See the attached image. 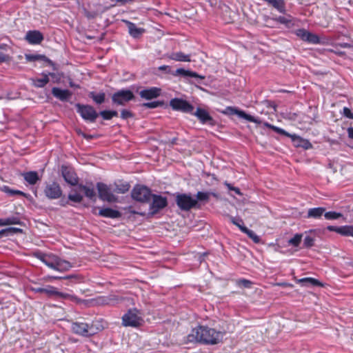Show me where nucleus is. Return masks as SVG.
Listing matches in <instances>:
<instances>
[{
    "mask_svg": "<svg viewBox=\"0 0 353 353\" xmlns=\"http://www.w3.org/2000/svg\"><path fill=\"white\" fill-rule=\"evenodd\" d=\"M169 58L176 61H190V55L185 54L181 52H173L169 56Z\"/></svg>",
    "mask_w": 353,
    "mask_h": 353,
    "instance_id": "32",
    "label": "nucleus"
},
{
    "mask_svg": "<svg viewBox=\"0 0 353 353\" xmlns=\"http://www.w3.org/2000/svg\"><path fill=\"white\" fill-rule=\"evenodd\" d=\"M44 194L50 199H57L61 197L63 192L59 183L52 182L46 185Z\"/></svg>",
    "mask_w": 353,
    "mask_h": 353,
    "instance_id": "12",
    "label": "nucleus"
},
{
    "mask_svg": "<svg viewBox=\"0 0 353 353\" xmlns=\"http://www.w3.org/2000/svg\"><path fill=\"white\" fill-rule=\"evenodd\" d=\"M3 225H21V221L19 218L17 216H12L8 217L7 219H3Z\"/></svg>",
    "mask_w": 353,
    "mask_h": 353,
    "instance_id": "41",
    "label": "nucleus"
},
{
    "mask_svg": "<svg viewBox=\"0 0 353 353\" xmlns=\"http://www.w3.org/2000/svg\"><path fill=\"white\" fill-rule=\"evenodd\" d=\"M263 125L268 128H270L272 130H273L274 132L280 134H282V135H285L286 137H290L292 136V134H290V133L287 132L286 131H285L283 129H281L279 127H276V126H274L272 124H270L267 122H265L263 123Z\"/></svg>",
    "mask_w": 353,
    "mask_h": 353,
    "instance_id": "40",
    "label": "nucleus"
},
{
    "mask_svg": "<svg viewBox=\"0 0 353 353\" xmlns=\"http://www.w3.org/2000/svg\"><path fill=\"white\" fill-rule=\"evenodd\" d=\"M170 105L171 108L176 111H180L183 113H192L194 111V106L187 101L174 98L170 100Z\"/></svg>",
    "mask_w": 353,
    "mask_h": 353,
    "instance_id": "10",
    "label": "nucleus"
},
{
    "mask_svg": "<svg viewBox=\"0 0 353 353\" xmlns=\"http://www.w3.org/2000/svg\"><path fill=\"white\" fill-rule=\"evenodd\" d=\"M225 332H219L207 326H198L193 328L187 336L188 342H198L206 345H215L220 343Z\"/></svg>",
    "mask_w": 353,
    "mask_h": 353,
    "instance_id": "1",
    "label": "nucleus"
},
{
    "mask_svg": "<svg viewBox=\"0 0 353 353\" xmlns=\"http://www.w3.org/2000/svg\"><path fill=\"white\" fill-rule=\"evenodd\" d=\"M72 332L82 336H91L103 329V326L99 322H92L87 323L84 322L76 321L71 325Z\"/></svg>",
    "mask_w": 353,
    "mask_h": 353,
    "instance_id": "3",
    "label": "nucleus"
},
{
    "mask_svg": "<svg viewBox=\"0 0 353 353\" xmlns=\"http://www.w3.org/2000/svg\"><path fill=\"white\" fill-rule=\"evenodd\" d=\"M110 115H111L112 119L114 117H117L118 116V112L116 110H110Z\"/></svg>",
    "mask_w": 353,
    "mask_h": 353,
    "instance_id": "62",
    "label": "nucleus"
},
{
    "mask_svg": "<svg viewBox=\"0 0 353 353\" xmlns=\"http://www.w3.org/2000/svg\"><path fill=\"white\" fill-rule=\"evenodd\" d=\"M52 94L56 99L61 101H68L72 96V92L69 90H62L57 87L52 88Z\"/></svg>",
    "mask_w": 353,
    "mask_h": 353,
    "instance_id": "16",
    "label": "nucleus"
},
{
    "mask_svg": "<svg viewBox=\"0 0 353 353\" xmlns=\"http://www.w3.org/2000/svg\"><path fill=\"white\" fill-rule=\"evenodd\" d=\"M24 179L30 185H34L39 180L38 173L31 171L23 174Z\"/></svg>",
    "mask_w": 353,
    "mask_h": 353,
    "instance_id": "31",
    "label": "nucleus"
},
{
    "mask_svg": "<svg viewBox=\"0 0 353 353\" xmlns=\"http://www.w3.org/2000/svg\"><path fill=\"white\" fill-rule=\"evenodd\" d=\"M324 216L327 220H336L341 217H343V214L340 212L330 211L324 212Z\"/></svg>",
    "mask_w": 353,
    "mask_h": 353,
    "instance_id": "44",
    "label": "nucleus"
},
{
    "mask_svg": "<svg viewBox=\"0 0 353 353\" xmlns=\"http://www.w3.org/2000/svg\"><path fill=\"white\" fill-rule=\"evenodd\" d=\"M98 114H99V115H101L104 120L112 119L110 110H103V111H101Z\"/></svg>",
    "mask_w": 353,
    "mask_h": 353,
    "instance_id": "54",
    "label": "nucleus"
},
{
    "mask_svg": "<svg viewBox=\"0 0 353 353\" xmlns=\"http://www.w3.org/2000/svg\"><path fill=\"white\" fill-rule=\"evenodd\" d=\"M33 256L41 261L48 268L59 272H65L72 268L70 262L61 259L52 253H43L41 251L33 252Z\"/></svg>",
    "mask_w": 353,
    "mask_h": 353,
    "instance_id": "2",
    "label": "nucleus"
},
{
    "mask_svg": "<svg viewBox=\"0 0 353 353\" xmlns=\"http://www.w3.org/2000/svg\"><path fill=\"white\" fill-rule=\"evenodd\" d=\"M134 0H116V2L117 3H120L121 4H125L128 2H132Z\"/></svg>",
    "mask_w": 353,
    "mask_h": 353,
    "instance_id": "61",
    "label": "nucleus"
},
{
    "mask_svg": "<svg viewBox=\"0 0 353 353\" xmlns=\"http://www.w3.org/2000/svg\"><path fill=\"white\" fill-rule=\"evenodd\" d=\"M236 285L240 288H247L250 289L252 288L253 283L245 279H241L236 280Z\"/></svg>",
    "mask_w": 353,
    "mask_h": 353,
    "instance_id": "39",
    "label": "nucleus"
},
{
    "mask_svg": "<svg viewBox=\"0 0 353 353\" xmlns=\"http://www.w3.org/2000/svg\"><path fill=\"white\" fill-rule=\"evenodd\" d=\"M290 137L292 138V142L296 147H301L305 150L312 148V145L307 139H302L296 134L292 135Z\"/></svg>",
    "mask_w": 353,
    "mask_h": 353,
    "instance_id": "21",
    "label": "nucleus"
},
{
    "mask_svg": "<svg viewBox=\"0 0 353 353\" xmlns=\"http://www.w3.org/2000/svg\"><path fill=\"white\" fill-rule=\"evenodd\" d=\"M152 202L150 204V214L154 215L168 205L167 198L161 195L154 194L151 196Z\"/></svg>",
    "mask_w": 353,
    "mask_h": 353,
    "instance_id": "11",
    "label": "nucleus"
},
{
    "mask_svg": "<svg viewBox=\"0 0 353 353\" xmlns=\"http://www.w3.org/2000/svg\"><path fill=\"white\" fill-rule=\"evenodd\" d=\"M196 116L201 123L205 124L208 123L210 125H214L215 121L213 118L209 114V113L204 109L197 108L196 112L192 113Z\"/></svg>",
    "mask_w": 353,
    "mask_h": 353,
    "instance_id": "14",
    "label": "nucleus"
},
{
    "mask_svg": "<svg viewBox=\"0 0 353 353\" xmlns=\"http://www.w3.org/2000/svg\"><path fill=\"white\" fill-rule=\"evenodd\" d=\"M121 299H122L121 298H119L114 295L110 296V301H119V300H121Z\"/></svg>",
    "mask_w": 353,
    "mask_h": 353,
    "instance_id": "63",
    "label": "nucleus"
},
{
    "mask_svg": "<svg viewBox=\"0 0 353 353\" xmlns=\"http://www.w3.org/2000/svg\"><path fill=\"white\" fill-rule=\"evenodd\" d=\"M68 200L74 203H81L83 201V196L78 192L77 189H72L68 196Z\"/></svg>",
    "mask_w": 353,
    "mask_h": 353,
    "instance_id": "34",
    "label": "nucleus"
},
{
    "mask_svg": "<svg viewBox=\"0 0 353 353\" xmlns=\"http://www.w3.org/2000/svg\"><path fill=\"white\" fill-rule=\"evenodd\" d=\"M3 190L9 194L10 195L14 196V195H21L26 196V194L20 190H15L10 189L8 186H4L3 188Z\"/></svg>",
    "mask_w": 353,
    "mask_h": 353,
    "instance_id": "46",
    "label": "nucleus"
},
{
    "mask_svg": "<svg viewBox=\"0 0 353 353\" xmlns=\"http://www.w3.org/2000/svg\"><path fill=\"white\" fill-rule=\"evenodd\" d=\"M6 230V236L12 233L22 232V230L17 228H8L4 229Z\"/></svg>",
    "mask_w": 353,
    "mask_h": 353,
    "instance_id": "53",
    "label": "nucleus"
},
{
    "mask_svg": "<svg viewBox=\"0 0 353 353\" xmlns=\"http://www.w3.org/2000/svg\"><path fill=\"white\" fill-rule=\"evenodd\" d=\"M159 70L165 71L166 72H170V68L168 65H161L159 68Z\"/></svg>",
    "mask_w": 353,
    "mask_h": 353,
    "instance_id": "58",
    "label": "nucleus"
},
{
    "mask_svg": "<svg viewBox=\"0 0 353 353\" xmlns=\"http://www.w3.org/2000/svg\"><path fill=\"white\" fill-rule=\"evenodd\" d=\"M302 237V234H296L292 238L288 240V244L298 247L301 242Z\"/></svg>",
    "mask_w": 353,
    "mask_h": 353,
    "instance_id": "43",
    "label": "nucleus"
},
{
    "mask_svg": "<svg viewBox=\"0 0 353 353\" xmlns=\"http://www.w3.org/2000/svg\"><path fill=\"white\" fill-rule=\"evenodd\" d=\"M99 215L103 217L116 219L121 216V213L110 208H102L99 212Z\"/></svg>",
    "mask_w": 353,
    "mask_h": 353,
    "instance_id": "22",
    "label": "nucleus"
},
{
    "mask_svg": "<svg viewBox=\"0 0 353 353\" xmlns=\"http://www.w3.org/2000/svg\"><path fill=\"white\" fill-rule=\"evenodd\" d=\"M196 196V200H197V202L208 201L210 199V193L204 192H198Z\"/></svg>",
    "mask_w": 353,
    "mask_h": 353,
    "instance_id": "45",
    "label": "nucleus"
},
{
    "mask_svg": "<svg viewBox=\"0 0 353 353\" xmlns=\"http://www.w3.org/2000/svg\"><path fill=\"white\" fill-rule=\"evenodd\" d=\"M229 219L234 225H236L240 229L241 231L242 228H246L245 226L243 225V222L242 219H236L232 216H229Z\"/></svg>",
    "mask_w": 353,
    "mask_h": 353,
    "instance_id": "50",
    "label": "nucleus"
},
{
    "mask_svg": "<svg viewBox=\"0 0 353 353\" xmlns=\"http://www.w3.org/2000/svg\"><path fill=\"white\" fill-rule=\"evenodd\" d=\"M223 113L225 114H228V115L236 114L240 118L243 119V116L242 114H245V112H244L243 110H238V109H236L235 108H233V107L228 106V107H227L225 109V110L223 111Z\"/></svg>",
    "mask_w": 353,
    "mask_h": 353,
    "instance_id": "37",
    "label": "nucleus"
},
{
    "mask_svg": "<svg viewBox=\"0 0 353 353\" xmlns=\"http://www.w3.org/2000/svg\"><path fill=\"white\" fill-rule=\"evenodd\" d=\"M10 59L9 56L0 51V63L6 62Z\"/></svg>",
    "mask_w": 353,
    "mask_h": 353,
    "instance_id": "56",
    "label": "nucleus"
},
{
    "mask_svg": "<svg viewBox=\"0 0 353 353\" xmlns=\"http://www.w3.org/2000/svg\"><path fill=\"white\" fill-rule=\"evenodd\" d=\"M141 321V312L137 308L130 309L122 317V324L125 327H138Z\"/></svg>",
    "mask_w": 353,
    "mask_h": 353,
    "instance_id": "6",
    "label": "nucleus"
},
{
    "mask_svg": "<svg viewBox=\"0 0 353 353\" xmlns=\"http://www.w3.org/2000/svg\"><path fill=\"white\" fill-rule=\"evenodd\" d=\"M305 42H307L309 43L312 44H319L320 43V39L317 34H315L314 33H312L309 32L307 34V36L306 37Z\"/></svg>",
    "mask_w": 353,
    "mask_h": 353,
    "instance_id": "42",
    "label": "nucleus"
},
{
    "mask_svg": "<svg viewBox=\"0 0 353 353\" xmlns=\"http://www.w3.org/2000/svg\"><path fill=\"white\" fill-rule=\"evenodd\" d=\"M26 59L28 61H35L39 60H42L47 62L50 65L52 66L53 70H57L55 64L45 55L42 54H26Z\"/></svg>",
    "mask_w": 353,
    "mask_h": 353,
    "instance_id": "23",
    "label": "nucleus"
},
{
    "mask_svg": "<svg viewBox=\"0 0 353 353\" xmlns=\"http://www.w3.org/2000/svg\"><path fill=\"white\" fill-rule=\"evenodd\" d=\"M347 132L349 137L353 139V128H349L347 129Z\"/></svg>",
    "mask_w": 353,
    "mask_h": 353,
    "instance_id": "60",
    "label": "nucleus"
},
{
    "mask_svg": "<svg viewBox=\"0 0 353 353\" xmlns=\"http://www.w3.org/2000/svg\"><path fill=\"white\" fill-rule=\"evenodd\" d=\"M160 94L161 89L156 87H152L148 89H144L139 92L140 97L146 100H151L155 99L160 96Z\"/></svg>",
    "mask_w": 353,
    "mask_h": 353,
    "instance_id": "18",
    "label": "nucleus"
},
{
    "mask_svg": "<svg viewBox=\"0 0 353 353\" xmlns=\"http://www.w3.org/2000/svg\"><path fill=\"white\" fill-rule=\"evenodd\" d=\"M172 74L174 76H182L185 78L194 77V78H199L200 79H205L204 76H201L195 72L188 70H185L183 68L176 69L174 72H172Z\"/></svg>",
    "mask_w": 353,
    "mask_h": 353,
    "instance_id": "19",
    "label": "nucleus"
},
{
    "mask_svg": "<svg viewBox=\"0 0 353 353\" xmlns=\"http://www.w3.org/2000/svg\"><path fill=\"white\" fill-rule=\"evenodd\" d=\"M51 279L54 280H68L70 283H79L81 282V277L77 274H70L64 276H51Z\"/></svg>",
    "mask_w": 353,
    "mask_h": 353,
    "instance_id": "33",
    "label": "nucleus"
},
{
    "mask_svg": "<svg viewBox=\"0 0 353 353\" xmlns=\"http://www.w3.org/2000/svg\"><path fill=\"white\" fill-rule=\"evenodd\" d=\"M77 112L81 116V117L90 122H94L99 116V114L94 108L90 105H82L77 103L75 105Z\"/></svg>",
    "mask_w": 353,
    "mask_h": 353,
    "instance_id": "8",
    "label": "nucleus"
},
{
    "mask_svg": "<svg viewBox=\"0 0 353 353\" xmlns=\"http://www.w3.org/2000/svg\"><path fill=\"white\" fill-rule=\"evenodd\" d=\"M309 33V31L304 28H300L295 31V34L299 37L301 40L303 41H305L306 37L307 36V34Z\"/></svg>",
    "mask_w": 353,
    "mask_h": 353,
    "instance_id": "47",
    "label": "nucleus"
},
{
    "mask_svg": "<svg viewBox=\"0 0 353 353\" xmlns=\"http://www.w3.org/2000/svg\"><path fill=\"white\" fill-rule=\"evenodd\" d=\"M176 203L178 207L183 211H188L193 208H200L197 200L187 194H178L176 196Z\"/></svg>",
    "mask_w": 353,
    "mask_h": 353,
    "instance_id": "4",
    "label": "nucleus"
},
{
    "mask_svg": "<svg viewBox=\"0 0 353 353\" xmlns=\"http://www.w3.org/2000/svg\"><path fill=\"white\" fill-rule=\"evenodd\" d=\"M337 46L341 47V48H353V46L350 44V43H340L339 44H337Z\"/></svg>",
    "mask_w": 353,
    "mask_h": 353,
    "instance_id": "57",
    "label": "nucleus"
},
{
    "mask_svg": "<svg viewBox=\"0 0 353 353\" xmlns=\"http://www.w3.org/2000/svg\"><path fill=\"white\" fill-rule=\"evenodd\" d=\"M69 85L72 88H79V85L75 84L72 81H70Z\"/></svg>",
    "mask_w": 353,
    "mask_h": 353,
    "instance_id": "64",
    "label": "nucleus"
},
{
    "mask_svg": "<svg viewBox=\"0 0 353 353\" xmlns=\"http://www.w3.org/2000/svg\"><path fill=\"white\" fill-rule=\"evenodd\" d=\"M26 40L30 44H39L43 40V35L39 30H30L26 33Z\"/></svg>",
    "mask_w": 353,
    "mask_h": 353,
    "instance_id": "17",
    "label": "nucleus"
},
{
    "mask_svg": "<svg viewBox=\"0 0 353 353\" xmlns=\"http://www.w3.org/2000/svg\"><path fill=\"white\" fill-rule=\"evenodd\" d=\"M242 114L243 116V119L248 121L253 122L256 124L262 123L261 120H260L259 118H256L250 114H247L246 112L245 114Z\"/></svg>",
    "mask_w": 353,
    "mask_h": 353,
    "instance_id": "51",
    "label": "nucleus"
},
{
    "mask_svg": "<svg viewBox=\"0 0 353 353\" xmlns=\"http://www.w3.org/2000/svg\"><path fill=\"white\" fill-rule=\"evenodd\" d=\"M151 196H152L151 190L141 185H135L131 192L132 198L141 203H149L151 201Z\"/></svg>",
    "mask_w": 353,
    "mask_h": 353,
    "instance_id": "5",
    "label": "nucleus"
},
{
    "mask_svg": "<svg viewBox=\"0 0 353 353\" xmlns=\"http://www.w3.org/2000/svg\"><path fill=\"white\" fill-rule=\"evenodd\" d=\"M135 98L133 92L128 89L119 90L112 95V103L117 105H125Z\"/></svg>",
    "mask_w": 353,
    "mask_h": 353,
    "instance_id": "7",
    "label": "nucleus"
},
{
    "mask_svg": "<svg viewBox=\"0 0 353 353\" xmlns=\"http://www.w3.org/2000/svg\"><path fill=\"white\" fill-rule=\"evenodd\" d=\"M272 19L277 23L283 24L287 27H290L292 24V17L290 14H284V16H273Z\"/></svg>",
    "mask_w": 353,
    "mask_h": 353,
    "instance_id": "28",
    "label": "nucleus"
},
{
    "mask_svg": "<svg viewBox=\"0 0 353 353\" xmlns=\"http://www.w3.org/2000/svg\"><path fill=\"white\" fill-rule=\"evenodd\" d=\"M41 79H32V85L36 88H43L48 82L49 77L47 74L42 73Z\"/></svg>",
    "mask_w": 353,
    "mask_h": 353,
    "instance_id": "30",
    "label": "nucleus"
},
{
    "mask_svg": "<svg viewBox=\"0 0 353 353\" xmlns=\"http://www.w3.org/2000/svg\"><path fill=\"white\" fill-rule=\"evenodd\" d=\"M343 112L345 117L353 119V112H352V111L348 108L344 107Z\"/></svg>",
    "mask_w": 353,
    "mask_h": 353,
    "instance_id": "55",
    "label": "nucleus"
},
{
    "mask_svg": "<svg viewBox=\"0 0 353 353\" xmlns=\"http://www.w3.org/2000/svg\"><path fill=\"white\" fill-rule=\"evenodd\" d=\"M314 245V238L310 236H306L303 240V247L310 248Z\"/></svg>",
    "mask_w": 353,
    "mask_h": 353,
    "instance_id": "49",
    "label": "nucleus"
},
{
    "mask_svg": "<svg viewBox=\"0 0 353 353\" xmlns=\"http://www.w3.org/2000/svg\"><path fill=\"white\" fill-rule=\"evenodd\" d=\"M299 282L305 286H322V283L319 281L310 277L301 279L299 280Z\"/></svg>",
    "mask_w": 353,
    "mask_h": 353,
    "instance_id": "35",
    "label": "nucleus"
},
{
    "mask_svg": "<svg viewBox=\"0 0 353 353\" xmlns=\"http://www.w3.org/2000/svg\"><path fill=\"white\" fill-rule=\"evenodd\" d=\"M114 186L115 188L114 189V192L118 194H125L130 188V183L123 181H119L117 182H115Z\"/></svg>",
    "mask_w": 353,
    "mask_h": 353,
    "instance_id": "27",
    "label": "nucleus"
},
{
    "mask_svg": "<svg viewBox=\"0 0 353 353\" xmlns=\"http://www.w3.org/2000/svg\"><path fill=\"white\" fill-rule=\"evenodd\" d=\"M77 189L84 192L85 196L91 201H95L97 199L96 192L93 187L79 184Z\"/></svg>",
    "mask_w": 353,
    "mask_h": 353,
    "instance_id": "24",
    "label": "nucleus"
},
{
    "mask_svg": "<svg viewBox=\"0 0 353 353\" xmlns=\"http://www.w3.org/2000/svg\"><path fill=\"white\" fill-rule=\"evenodd\" d=\"M61 174L66 183L71 185L78 184V177L73 170L65 165L61 166Z\"/></svg>",
    "mask_w": 353,
    "mask_h": 353,
    "instance_id": "13",
    "label": "nucleus"
},
{
    "mask_svg": "<svg viewBox=\"0 0 353 353\" xmlns=\"http://www.w3.org/2000/svg\"><path fill=\"white\" fill-rule=\"evenodd\" d=\"M265 2L272 6L280 13L285 14L286 8L285 2L284 0H263Z\"/></svg>",
    "mask_w": 353,
    "mask_h": 353,
    "instance_id": "26",
    "label": "nucleus"
},
{
    "mask_svg": "<svg viewBox=\"0 0 353 353\" xmlns=\"http://www.w3.org/2000/svg\"><path fill=\"white\" fill-rule=\"evenodd\" d=\"M128 26L129 34L134 38L139 37L145 31L143 28H137L136 25L127 20L123 21Z\"/></svg>",
    "mask_w": 353,
    "mask_h": 353,
    "instance_id": "20",
    "label": "nucleus"
},
{
    "mask_svg": "<svg viewBox=\"0 0 353 353\" xmlns=\"http://www.w3.org/2000/svg\"><path fill=\"white\" fill-rule=\"evenodd\" d=\"M34 290L36 292L45 293V294H46L48 295H50V296H52V295H59V296H61V297H66V296H68V294H63L61 292H57L56 290V288L52 287V286H48L46 288H34Z\"/></svg>",
    "mask_w": 353,
    "mask_h": 353,
    "instance_id": "25",
    "label": "nucleus"
},
{
    "mask_svg": "<svg viewBox=\"0 0 353 353\" xmlns=\"http://www.w3.org/2000/svg\"><path fill=\"white\" fill-rule=\"evenodd\" d=\"M163 105V101H152V102H147L143 104V106L146 108L153 109L157 107L162 106Z\"/></svg>",
    "mask_w": 353,
    "mask_h": 353,
    "instance_id": "48",
    "label": "nucleus"
},
{
    "mask_svg": "<svg viewBox=\"0 0 353 353\" xmlns=\"http://www.w3.org/2000/svg\"><path fill=\"white\" fill-rule=\"evenodd\" d=\"M325 212V208L321 207L310 208L307 212V217L318 219L320 218Z\"/></svg>",
    "mask_w": 353,
    "mask_h": 353,
    "instance_id": "29",
    "label": "nucleus"
},
{
    "mask_svg": "<svg viewBox=\"0 0 353 353\" xmlns=\"http://www.w3.org/2000/svg\"><path fill=\"white\" fill-rule=\"evenodd\" d=\"M89 97L91 99H92V100L97 104H101L105 101V94L104 92H101V93L97 94L94 92H90L89 93Z\"/></svg>",
    "mask_w": 353,
    "mask_h": 353,
    "instance_id": "36",
    "label": "nucleus"
},
{
    "mask_svg": "<svg viewBox=\"0 0 353 353\" xmlns=\"http://www.w3.org/2000/svg\"><path fill=\"white\" fill-rule=\"evenodd\" d=\"M327 229L330 232H336L342 236H353V225L340 227L329 225L327 227Z\"/></svg>",
    "mask_w": 353,
    "mask_h": 353,
    "instance_id": "15",
    "label": "nucleus"
},
{
    "mask_svg": "<svg viewBox=\"0 0 353 353\" xmlns=\"http://www.w3.org/2000/svg\"><path fill=\"white\" fill-rule=\"evenodd\" d=\"M97 188L98 190L99 198L109 203L114 202L117 198L112 193V189L106 184L99 182L97 183Z\"/></svg>",
    "mask_w": 353,
    "mask_h": 353,
    "instance_id": "9",
    "label": "nucleus"
},
{
    "mask_svg": "<svg viewBox=\"0 0 353 353\" xmlns=\"http://www.w3.org/2000/svg\"><path fill=\"white\" fill-rule=\"evenodd\" d=\"M134 114L132 112L128 110H122L121 112V117L123 119H128L129 118L133 117Z\"/></svg>",
    "mask_w": 353,
    "mask_h": 353,
    "instance_id": "52",
    "label": "nucleus"
},
{
    "mask_svg": "<svg viewBox=\"0 0 353 353\" xmlns=\"http://www.w3.org/2000/svg\"><path fill=\"white\" fill-rule=\"evenodd\" d=\"M241 232L246 234L255 243H259L261 242V238L257 236L254 231L247 228H242Z\"/></svg>",
    "mask_w": 353,
    "mask_h": 353,
    "instance_id": "38",
    "label": "nucleus"
},
{
    "mask_svg": "<svg viewBox=\"0 0 353 353\" xmlns=\"http://www.w3.org/2000/svg\"><path fill=\"white\" fill-rule=\"evenodd\" d=\"M79 134H81L83 137H85L87 139H90L92 138V136L91 135H86L85 134L81 132V130L78 131Z\"/></svg>",
    "mask_w": 353,
    "mask_h": 353,
    "instance_id": "59",
    "label": "nucleus"
}]
</instances>
